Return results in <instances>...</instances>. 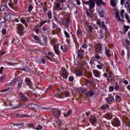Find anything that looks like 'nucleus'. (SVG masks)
I'll return each instance as SVG.
<instances>
[{
    "instance_id": "obj_1",
    "label": "nucleus",
    "mask_w": 130,
    "mask_h": 130,
    "mask_svg": "<svg viewBox=\"0 0 130 130\" xmlns=\"http://www.w3.org/2000/svg\"><path fill=\"white\" fill-rule=\"evenodd\" d=\"M95 3H96V0H89L83 2L85 5L88 6L89 9L90 10H93L95 8Z\"/></svg>"
},
{
    "instance_id": "obj_2",
    "label": "nucleus",
    "mask_w": 130,
    "mask_h": 130,
    "mask_svg": "<svg viewBox=\"0 0 130 130\" xmlns=\"http://www.w3.org/2000/svg\"><path fill=\"white\" fill-rule=\"evenodd\" d=\"M70 93L69 91H64L60 93H56V96L57 98H67L70 97Z\"/></svg>"
},
{
    "instance_id": "obj_3",
    "label": "nucleus",
    "mask_w": 130,
    "mask_h": 130,
    "mask_svg": "<svg viewBox=\"0 0 130 130\" xmlns=\"http://www.w3.org/2000/svg\"><path fill=\"white\" fill-rule=\"evenodd\" d=\"M124 5L125 8H127V11L130 14V0H121V5Z\"/></svg>"
},
{
    "instance_id": "obj_4",
    "label": "nucleus",
    "mask_w": 130,
    "mask_h": 130,
    "mask_svg": "<svg viewBox=\"0 0 130 130\" xmlns=\"http://www.w3.org/2000/svg\"><path fill=\"white\" fill-rule=\"evenodd\" d=\"M52 113L55 118H59V116H60V114H61V111L58 109L53 110Z\"/></svg>"
},
{
    "instance_id": "obj_5",
    "label": "nucleus",
    "mask_w": 130,
    "mask_h": 130,
    "mask_svg": "<svg viewBox=\"0 0 130 130\" xmlns=\"http://www.w3.org/2000/svg\"><path fill=\"white\" fill-rule=\"evenodd\" d=\"M63 25L65 26V28H67L68 31H70L69 27H70V19L68 18H66L62 22Z\"/></svg>"
},
{
    "instance_id": "obj_6",
    "label": "nucleus",
    "mask_w": 130,
    "mask_h": 130,
    "mask_svg": "<svg viewBox=\"0 0 130 130\" xmlns=\"http://www.w3.org/2000/svg\"><path fill=\"white\" fill-rule=\"evenodd\" d=\"M54 11H61L62 8H60V3L56 2L54 3V7L53 8Z\"/></svg>"
},
{
    "instance_id": "obj_7",
    "label": "nucleus",
    "mask_w": 130,
    "mask_h": 130,
    "mask_svg": "<svg viewBox=\"0 0 130 130\" xmlns=\"http://www.w3.org/2000/svg\"><path fill=\"white\" fill-rule=\"evenodd\" d=\"M17 31H18V34H19V35H21V34H22V33L24 32V26H23V25H22V24H18L17 25Z\"/></svg>"
},
{
    "instance_id": "obj_8",
    "label": "nucleus",
    "mask_w": 130,
    "mask_h": 130,
    "mask_svg": "<svg viewBox=\"0 0 130 130\" xmlns=\"http://www.w3.org/2000/svg\"><path fill=\"white\" fill-rule=\"evenodd\" d=\"M96 24H98L100 28H103L104 30H106L107 29V27L105 26V23L104 21L101 22L99 20H97Z\"/></svg>"
},
{
    "instance_id": "obj_9",
    "label": "nucleus",
    "mask_w": 130,
    "mask_h": 130,
    "mask_svg": "<svg viewBox=\"0 0 130 130\" xmlns=\"http://www.w3.org/2000/svg\"><path fill=\"white\" fill-rule=\"evenodd\" d=\"M92 73L95 78H100L101 77V72L96 70H93Z\"/></svg>"
},
{
    "instance_id": "obj_10",
    "label": "nucleus",
    "mask_w": 130,
    "mask_h": 130,
    "mask_svg": "<svg viewBox=\"0 0 130 130\" xmlns=\"http://www.w3.org/2000/svg\"><path fill=\"white\" fill-rule=\"evenodd\" d=\"M12 18V14L10 12H7L5 14V17L4 18V21H10Z\"/></svg>"
},
{
    "instance_id": "obj_11",
    "label": "nucleus",
    "mask_w": 130,
    "mask_h": 130,
    "mask_svg": "<svg viewBox=\"0 0 130 130\" xmlns=\"http://www.w3.org/2000/svg\"><path fill=\"white\" fill-rule=\"evenodd\" d=\"M113 126H119L120 125V121L118 119H115L112 122Z\"/></svg>"
},
{
    "instance_id": "obj_12",
    "label": "nucleus",
    "mask_w": 130,
    "mask_h": 130,
    "mask_svg": "<svg viewBox=\"0 0 130 130\" xmlns=\"http://www.w3.org/2000/svg\"><path fill=\"white\" fill-rule=\"evenodd\" d=\"M106 101L107 103H109V104H112V103L114 102V98L113 96L106 98Z\"/></svg>"
},
{
    "instance_id": "obj_13",
    "label": "nucleus",
    "mask_w": 130,
    "mask_h": 130,
    "mask_svg": "<svg viewBox=\"0 0 130 130\" xmlns=\"http://www.w3.org/2000/svg\"><path fill=\"white\" fill-rule=\"evenodd\" d=\"M53 48H54L55 53H56L57 55H60V51L58 49V46H57V45H55L53 47Z\"/></svg>"
},
{
    "instance_id": "obj_14",
    "label": "nucleus",
    "mask_w": 130,
    "mask_h": 130,
    "mask_svg": "<svg viewBox=\"0 0 130 130\" xmlns=\"http://www.w3.org/2000/svg\"><path fill=\"white\" fill-rule=\"evenodd\" d=\"M38 108V106L34 104H29L28 105V108L29 109H36Z\"/></svg>"
},
{
    "instance_id": "obj_15",
    "label": "nucleus",
    "mask_w": 130,
    "mask_h": 130,
    "mask_svg": "<svg viewBox=\"0 0 130 130\" xmlns=\"http://www.w3.org/2000/svg\"><path fill=\"white\" fill-rule=\"evenodd\" d=\"M86 14L88 17H89V18H93V12H92V9H87L86 10Z\"/></svg>"
},
{
    "instance_id": "obj_16",
    "label": "nucleus",
    "mask_w": 130,
    "mask_h": 130,
    "mask_svg": "<svg viewBox=\"0 0 130 130\" xmlns=\"http://www.w3.org/2000/svg\"><path fill=\"white\" fill-rule=\"evenodd\" d=\"M97 62L98 63V64L96 65L97 69H98V70H103V67H104V64L101 63V62H100L98 60L97 61Z\"/></svg>"
},
{
    "instance_id": "obj_17",
    "label": "nucleus",
    "mask_w": 130,
    "mask_h": 130,
    "mask_svg": "<svg viewBox=\"0 0 130 130\" xmlns=\"http://www.w3.org/2000/svg\"><path fill=\"white\" fill-rule=\"evenodd\" d=\"M84 52L83 50H79L78 52H77V58H80V57H83V56H84V53H83Z\"/></svg>"
},
{
    "instance_id": "obj_18",
    "label": "nucleus",
    "mask_w": 130,
    "mask_h": 130,
    "mask_svg": "<svg viewBox=\"0 0 130 130\" xmlns=\"http://www.w3.org/2000/svg\"><path fill=\"white\" fill-rule=\"evenodd\" d=\"M96 6L100 7L101 5L105 6L106 4L104 3L102 0H95Z\"/></svg>"
},
{
    "instance_id": "obj_19",
    "label": "nucleus",
    "mask_w": 130,
    "mask_h": 130,
    "mask_svg": "<svg viewBox=\"0 0 130 130\" xmlns=\"http://www.w3.org/2000/svg\"><path fill=\"white\" fill-rule=\"evenodd\" d=\"M102 49V47H101V44H96V47L95 49V51L96 52H100Z\"/></svg>"
},
{
    "instance_id": "obj_20",
    "label": "nucleus",
    "mask_w": 130,
    "mask_h": 130,
    "mask_svg": "<svg viewBox=\"0 0 130 130\" xmlns=\"http://www.w3.org/2000/svg\"><path fill=\"white\" fill-rule=\"evenodd\" d=\"M60 49L63 53L66 52L67 50H68V46L66 45H61Z\"/></svg>"
},
{
    "instance_id": "obj_21",
    "label": "nucleus",
    "mask_w": 130,
    "mask_h": 130,
    "mask_svg": "<svg viewBox=\"0 0 130 130\" xmlns=\"http://www.w3.org/2000/svg\"><path fill=\"white\" fill-rule=\"evenodd\" d=\"M99 13L101 18H104V17H105V16H106V13H105V12L103 10H100L99 11Z\"/></svg>"
},
{
    "instance_id": "obj_22",
    "label": "nucleus",
    "mask_w": 130,
    "mask_h": 130,
    "mask_svg": "<svg viewBox=\"0 0 130 130\" xmlns=\"http://www.w3.org/2000/svg\"><path fill=\"white\" fill-rule=\"evenodd\" d=\"M111 5L113 7V8H115L116 7V5H117V0H110Z\"/></svg>"
},
{
    "instance_id": "obj_23",
    "label": "nucleus",
    "mask_w": 130,
    "mask_h": 130,
    "mask_svg": "<svg viewBox=\"0 0 130 130\" xmlns=\"http://www.w3.org/2000/svg\"><path fill=\"white\" fill-rule=\"evenodd\" d=\"M89 121L92 124H95V123H97V118L92 117L90 119H89Z\"/></svg>"
},
{
    "instance_id": "obj_24",
    "label": "nucleus",
    "mask_w": 130,
    "mask_h": 130,
    "mask_svg": "<svg viewBox=\"0 0 130 130\" xmlns=\"http://www.w3.org/2000/svg\"><path fill=\"white\" fill-rule=\"evenodd\" d=\"M105 53H106V55H107L108 57H110V56H111V51H110V49H107L106 48Z\"/></svg>"
},
{
    "instance_id": "obj_25",
    "label": "nucleus",
    "mask_w": 130,
    "mask_h": 130,
    "mask_svg": "<svg viewBox=\"0 0 130 130\" xmlns=\"http://www.w3.org/2000/svg\"><path fill=\"white\" fill-rule=\"evenodd\" d=\"M86 95L87 97H92V96L94 95V91L92 90H90L87 91Z\"/></svg>"
},
{
    "instance_id": "obj_26",
    "label": "nucleus",
    "mask_w": 130,
    "mask_h": 130,
    "mask_svg": "<svg viewBox=\"0 0 130 130\" xmlns=\"http://www.w3.org/2000/svg\"><path fill=\"white\" fill-rule=\"evenodd\" d=\"M62 77L63 79H68V72L66 70L62 71Z\"/></svg>"
},
{
    "instance_id": "obj_27",
    "label": "nucleus",
    "mask_w": 130,
    "mask_h": 130,
    "mask_svg": "<svg viewBox=\"0 0 130 130\" xmlns=\"http://www.w3.org/2000/svg\"><path fill=\"white\" fill-rule=\"evenodd\" d=\"M43 40L44 43H41V41H40V43H41V44L42 45L44 44V45H46V44H47V37L43 36Z\"/></svg>"
},
{
    "instance_id": "obj_28",
    "label": "nucleus",
    "mask_w": 130,
    "mask_h": 130,
    "mask_svg": "<svg viewBox=\"0 0 130 130\" xmlns=\"http://www.w3.org/2000/svg\"><path fill=\"white\" fill-rule=\"evenodd\" d=\"M114 88L115 91H120V88L119 87V85L117 82H116L114 85Z\"/></svg>"
},
{
    "instance_id": "obj_29",
    "label": "nucleus",
    "mask_w": 130,
    "mask_h": 130,
    "mask_svg": "<svg viewBox=\"0 0 130 130\" xmlns=\"http://www.w3.org/2000/svg\"><path fill=\"white\" fill-rule=\"evenodd\" d=\"M42 30L44 32H46V33H49V31H50L49 27H43Z\"/></svg>"
},
{
    "instance_id": "obj_30",
    "label": "nucleus",
    "mask_w": 130,
    "mask_h": 130,
    "mask_svg": "<svg viewBox=\"0 0 130 130\" xmlns=\"http://www.w3.org/2000/svg\"><path fill=\"white\" fill-rule=\"evenodd\" d=\"M28 98L26 97L24 94L21 95L20 96V100L21 101H27Z\"/></svg>"
},
{
    "instance_id": "obj_31",
    "label": "nucleus",
    "mask_w": 130,
    "mask_h": 130,
    "mask_svg": "<svg viewBox=\"0 0 130 130\" xmlns=\"http://www.w3.org/2000/svg\"><path fill=\"white\" fill-rule=\"evenodd\" d=\"M20 71H22L23 72H29V67H25L23 68L19 69Z\"/></svg>"
},
{
    "instance_id": "obj_32",
    "label": "nucleus",
    "mask_w": 130,
    "mask_h": 130,
    "mask_svg": "<svg viewBox=\"0 0 130 130\" xmlns=\"http://www.w3.org/2000/svg\"><path fill=\"white\" fill-rule=\"evenodd\" d=\"M115 17L116 18H117L118 21H121V19L119 17V12L117 11H116Z\"/></svg>"
},
{
    "instance_id": "obj_33",
    "label": "nucleus",
    "mask_w": 130,
    "mask_h": 130,
    "mask_svg": "<svg viewBox=\"0 0 130 130\" xmlns=\"http://www.w3.org/2000/svg\"><path fill=\"white\" fill-rule=\"evenodd\" d=\"M72 113H73V112L71 110H69L67 113L64 114V116L65 117H68V116H70Z\"/></svg>"
},
{
    "instance_id": "obj_34",
    "label": "nucleus",
    "mask_w": 130,
    "mask_h": 130,
    "mask_svg": "<svg viewBox=\"0 0 130 130\" xmlns=\"http://www.w3.org/2000/svg\"><path fill=\"white\" fill-rule=\"evenodd\" d=\"M124 123L125 124V126H127V127H130V121H124Z\"/></svg>"
},
{
    "instance_id": "obj_35",
    "label": "nucleus",
    "mask_w": 130,
    "mask_h": 130,
    "mask_svg": "<svg viewBox=\"0 0 130 130\" xmlns=\"http://www.w3.org/2000/svg\"><path fill=\"white\" fill-rule=\"evenodd\" d=\"M25 83H26V85H29L31 83V79L28 78H25Z\"/></svg>"
},
{
    "instance_id": "obj_36",
    "label": "nucleus",
    "mask_w": 130,
    "mask_h": 130,
    "mask_svg": "<svg viewBox=\"0 0 130 130\" xmlns=\"http://www.w3.org/2000/svg\"><path fill=\"white\" fill-rule=\"evenodd\" d=\"M1 32H2V35H6L7 34V29L5 28H3L1 30Z\"/></svg>"
},
{
    "instance_id": "obj_37",
    "label": "nucleus",
    "mask_w": 130,
    "mask_h": 130,
    "mask_svg": "<svg viewBox=\"0 0 130 130\" xmlns=\"http://www.w3.org/2000/svg\"><path fill=\"white\" fill-rule=\"evenodd\" d=\"M64 34L66 36V38H71V36L70 35V34H69V32H68V31L64 30Z\"/></svg>"
},
{
    "instance_id": "obj_38",
    "label": "nucleus",
    "mask_w": 130,
    "mask_h": 130,
    "mask_svg": "<svg viewBox=\"0 0 130 130\" xmlns=\"http://www.w3.org/2000/svg\"><path fill=\"white\" fill-rule=\"evenodd\" d=\"M115 100L116 101H117V102H120L121 99L120 98V96H119V95H116Z\"/></svg>"
},
{
    "instance_id": "obj_39",
    "label": "nucleus",
    "mask_w": 130,
    "mask_h": 130,
    "mask_svg": "<svg viewBox=\"0 0 130 130\" xmlns=\"http://www.w3.org/2000/svg\"><path fill=\"white\" fill-rule=\"evenodd\" d=\"M7 75L6 74H4V75L0 77V81L1 82H3L4 80H5Z\"/></svg>"
},
{
    "instance_id": "obj_40",
    "label": "nucleus",
    "mask_w": 130,
    "mask_h": 130,
    "mask_svg": "<svg viewBox=\"0 0 130 130\" xmlns=\"http://www.w3.org/2000/svg\"><path fill=\"white\" fill-rule=\"evenodd\" d=\"M125 44L126 46H129L130 41H129V40H128V39H125Z\"/></svg>"
},
{
    "instance_id": "obj_41",
    "label": "nucleus",
    "mask_w": 130,
    "mask_h": 130,
    "mask_svg": "<svg viewBox=\"0 0 130 130\" xmlns=\"http://www.w3.org/2000/svg\"><path fill=\"white\" fill-rule=\"evenodd\" d=\"M101 109H107L108 108V106L107 105H104L103 106H101Z\"/></svg>"
},
{
    "instance_id": "obj_42",
    "label": "nucleus",
    "mask_w": 130,
    "mask_h": 130,
    "mask_svg": "<svg viewBox=\"0 0 130 130\" xmlns=\"http://www.w3.org/2000/svg\"><path fill=\"white\" fill-rule=\"evenodd\" d=\"M113 116L111 114H107V118H108V119H111V118H112Z\"/></svg>"
},
{
    "instance_id": "obj_43",
    "label": "nucleus",
    "mask_w": 130,
    "mask_h": 130,
    "mask_svg": "<svg viewBox=\"0 0 130 130\" xmlns=\"http://www.w3.org/2000/svg\"><path fill=\"white\" fill-rule=\"evenodd\" d=\"M48 19H51V18H52V14L51 13V11H49L48 13Z\"/></svg>"
},
{
    "instance_id": "obj_44",
    "label": "nucleus",
    "mask_w": 130,
    "mask_h": 130,
    "mask_svg": "<svg viewBox=\"0 0 130 130\" xmlns=\"http://www.w3.org/2000/svg\"><path fill=\"white\" fill-rule=\"evenodd\" d=\"M32 38H34V39H35V40H37V41L39 40V37H38L37 36L35 35H32Z\"/></svg>"
},
{
    "instance_id": "obj_45",
    "label": "nucleus",
    "mask_w": 130,
    "mask_h": 130,
    "mask_svg": "<svg viewBox=\"0 0 130 130\" xmlns=\"http://www.w3.org/2000/svg\"><path fill=\"white\" fill-rule=\"evenodd\" d=\"M113 80V76H109V79H108V81L110 82V83H111V81Z\"/></svg>"
},
{
    "instance_id": "obj_46",
    "label": "nucleus",
    "mask_w": 130,
    "mask_h": 130,
    "mask_svg": "<svg viewBox=\"0 0 130 130\" xmlns=\"http://www.w3.org/2000/svg\"><path fill=\"white\" fill-rule=\"evenodd\" d=\"M88 28L89 30V31L90 32V33H92V32H93V26L91 25H88Z\"/></svg>"
},
{
    "instance_id": "obj_47",
    "label": "nucleus",
    "mask_w": 130,
    "mask_h": 130,
    "mask_svg": "<svg viewBox=\"0 0 130 130\" xmlns=\"http://www.w3.org/2000/svg\"><path fill=\"white\" fill-rule=\"evenodd\" d=\"M20 21H21V23L24 24L25 26H27V23H26V20H25V19H24L23 18H21Z\"/></svg>"
},
{
    "instance_id": "obj_48",
    "label": "nucleus",
    "mask_w": 130,
    "mask_h": 130,
    "mask_svg": "<svg viewBox=\"0 0 130 130\" xmlns=\"http://www.w3.org/2000/svg\"><path fill=\"white\" fill-rule=\"evenodd\" d=\"M22 84H23L22 81H21L20 82L18 83L17 89H20V88H21V87H22Z\"/></svg>"
},
{
    "instance_id": "obj_49",
    "label": "nucleus",
    "mask_w": 130,
    "mask_h": 130,
    "mask_svg": "<svg viewBox=\"0 0 130 130\" xmlns=\"http://www.w3.org/2000/svg\"><path fill=\"white\" fill-rule=\"evenodd\" d=\"M77 91H78V93H83L84 89H83V88L80 87L77 89Z\"/></svg>"
},
{
    "instance_id": "obj_50",
    "label": "nucleus",
    "mask_w": 130,
    "mask_h": 130,
    "mask_svg": "<svg viewBox=\"0 0 130 130\" xmlns=\"http://www.w3.org/2000/svg\"><path fill=\"white\" fill-rule=\"evenodd\" d=\"M6 9H7V8L6 7V6H2L1 8H0V12H3V11H5L6 10Z\"/></svg>"
},
{
    "instance_id": "obj_51",
    "label": "nucleus",
    "mask_w": 130,
    "mask_h": 130,
    "mask_svg": "<svg viewBox=\"0 0 130 130\" xmlns=\"http://www.w3.org/2000/svg\"><path fill=\"white\" fill-rule=\"evenodd\" d=\"M32 10H33V6H32V5L29 4L28 6V12H31Z\"/></svg>"
},
{
    "instance_id": "obj_52",
    "label": "nucleus",
    "mask_w": 130,
    "mask_h": 130,
    "mask_svg": "<svg viewBox=\"0 0 130 130\" xmlns=\"http://www.w3.org/2000/svg\"><path fill=\"white\" fill-rule=\"evenodd\" d=\"M94 58H96V59L99 60L100 59V55L98 54H95L94 55Z\"/></svg>"
},
{
    "instance_id": "obj_53",
    "label": "nucleus",
    "mask_w": 130,
    "mask_h": 130,
    "mask_svg": "<svg viewBox=\"0 0 130 130\" xmlns=\"http://www.w3.org/2000/svg\"><path fill=\"white\" fill-rule=\"evenodd\" d=\"M34 31L37 33V34H38L39 33V31H40V29L39 28H38L37 27H35L34 28Z\"/></svg>"
},
{
    "instance_id": "obj_54",
    "label": "nucleus",
    "mask_w": 130,
    "mask_h": 130,
    "mask_svg": "<svg viewBox=\"0 0 130 130\" xmlns=\"http://www.w3.org/2000/svg\"><path fill=\"white\" fill-rule=\"evenodd\" d=\"M94 61H95V58H92L90 61V63L91 66L94 64Z\"/></svg>"
},
{
    "instance_id": "obj_55",
    "label": "nucleus",
    "mask_w": 130,
    "mask_h": 130,
    "mask_svg": "<svg viewBox=\"0 0 130 130\" xmlns=\"http://www.w3.org/2000/svg\"><path fill=\"white\" fill-rule=\"evenodd\" d=\"M82 48H84V49H86V48H87L88 47V45L87 44L84 43L82 45Z\"/></svg>"
},
{
    "instance_id": "obj_56",
    "label": "nucleus",
    "mask_w": 130,
    "mask_h": 130,
    "mask_svg": "<svg viewBox=\"0 0 130 130\" xmlns=\"http://www.w3.org/2000/svg\"><path fill=\"white\" fill-rule=\"evenodd\" d=\"M114 90V87L112 86H110L109 87V92H112V91H113Z\"/></svg>"
},
{
    "instance_id": "obj_57",
    "label": "nucleus",
    "mask_w": 130,
    "mask_h": 130,
    "mask_svg": "<svg viewBox=\"0 0 130 130\" xmlns=\"http://www.w3.org/2000/svg\"><path fill=\"white\" fill-rule=\"evenodd\" d=\"M82 75H83L82 71H78L76 73V76H82Z\"/></svg>"
},
{
    "instance_id": "obj_58",
    "label": "nucleus",
    "mask_w": 130,
    "mask_h": 130,
    "mask_svg": "<svg viewBox=\"0 0 130 130\" xmlns=\"http://www.w3.org/2000/svg\"><path fill=\"white\" fill-rule=\"evenodd\" d=\"M124 14V10H122L120 12V16L121 18H123V14Z\"/></svg>"
},
{
    "instance_id": "obj_59",
    "label": "nucleus",
    "mask_w": 130,
    "mask_h": 130,
    "mask_svg": "<svg viewBox=\"0 0 130 130\" xmlns=\"http://www.w3.org/2000/svg\"><path fill=\"white\" fill-rule=\"evenodd\" d=\"M125 18L127 20V21H128L129 19V16H128V14L127 13H125Z\"/></svg>"
},
{
    "instance_id": "obj_60",
    "label": "nucleus",
    "mask_w": 130,
    "mask_h": 130,
    "mask_svg": "<svg viewBox=\"0 0 130 130\" xmlns=\"http://www.w3.org/2000/svg\"><path fill=\"white\" fill-rule=\"evenodd\" d=\"M56 123H57L58 125H61V120H58L56 122Z\"/></svg>"
},
{
    "instance_id": "obj_61",
    "label": "nucleus",
    "mask_w": 130,
    "mask_h": 130,
    "mask_svg": "<svg viewBox=\"0 0 130 130\" xmlns=\"http://www.w3.org/2000/svg\"><path fill=\"white\" fill-rule=\"evenodd\" d=\"M52 28L53 29H56L57 28V26L56 25V24H55L54 23H52Z\"/></svg>"
},
{
    "instance_id": "obj_62",
    "label": "nucleus",
    "mask_w": 130,
    "mask_h": 130,
    "mask_svg": "<svg viewBox=\"0 0 130 130\" xmlns=\"http://www.w3.org/2000/svg\"><path fill=\"white\" fill-rule=\"evenodd\" d=\"M48 55H49L50 56H51V57L53 58V56H54V54H53V53H52V52H49Z\"/></svg>"
},
{
    "instance_id": "obj_63",
    "label": "nucleus",
    "mask_w": 130,
    "mask_h": 130,
    "mask_svg": "<svg viewBox=\"0 0 130 130\" xmlns=\"http://www.w3.org/2000/svg\"><path fill=\"white\" fill-rule=\"evenodd\" d=\"M69 81L70 82H73V81H74V77H70L69 78Z\"/></svg>"
},
{
    "instance_id": "obj_64",
    "label": "nucleus",
    "mask_w": 130,
    "mask_h": 130,
    "mask_svg": "<svg viewBox=\"0 0 130 130\" xmlns=\"http://www.w3.org/2000/svg\"><path fill=\"white\" fill-rule=\"evenodd\" d=\"M81 33H82V30H81V29H78L77 31V34H78V35H80Z\"/></svg>"
}]
</instances>
